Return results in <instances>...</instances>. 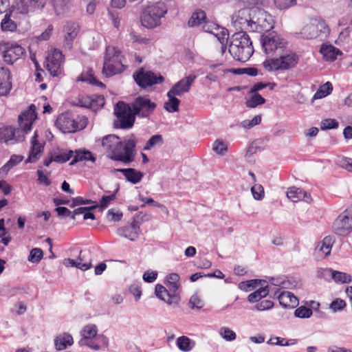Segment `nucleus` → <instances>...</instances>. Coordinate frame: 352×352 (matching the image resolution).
<instances>
[{"label":"nucleus","instance_id":"1","mask_svg":"<svg viewBox=\"0 0 352 352\" xmlns=\"http://www.w3.org/2000/svg\"><path fill=\"white\" fill-rule=\"evenodd\" d=\"M138 143L133 135L120 138L113 134L105 135L102 140V146L108 156L116 161L129 164L134 161L136 155L135 146Z\"/></svg>","mask_w":352,"mask_h":352},{"label":"nucleus","instance_id":"2","mask_svg":"<svg viewBox=\"0 0 352 352\" xmlns=\"http://www.w3.org/2000/svg\"><path fill=\"white\" fill-rule=\"evenodd\" d=\"M36 110V106L32 104L28 110L19 116L20 129L15 130L8 126L0 127V142L14 144L24 140V133L32 129V124L37 118Z\"/></svg>","mask_w":352,"mask_h":352},{"label":"nucleus","instance_id":"3","mask_svg":"<svg viewBox=\"0 0 352 352\" xmlns=\"http://www.w3.org/2000/svg\"><path fill=\"white\" fill-rule=\"evenodd\" d=\"M228 51L234 59L243 63L248 61L254 53L248 34L244 31L234 33L230 38Z\"/></svg>","mask_w":352,"mask_h":352},{"label":"nucleus","instance_id":"4","mask_svg":"<svg viewBox=\"0 0 352 352\" xmlns=\"http://www.w3.org/2000/svg\"><path fill=\"white\" fill-rule=\"evenodd\" d=\"M166 287L157 284L155 285L156 296L168 305H177L180 301L179 276L177 274L172 273L166 276Z\"/></svg>","mask_w":352,"mask_h":352},{"label":"nucleus","instance_id":"5","mask_svg":"<svg viewBox=\"0 0 352 352\" xmlns=\"http://www.w3.org/2000/svg\"><path fill=\"white\" fill-rule=\"evenodd\" d=\"M299 60L298 56L292 52H282L274 58H270L263 62V67L268 72L285 71L294 68Z\"/></svg>","mask_w":352,"mask_h":352},{"label":"nucleus","instance_id":"6","mask_svg":"<svg viewBox=\"0 0 352 352\" xmlns=\"http://www.w3.org/2000/svg\"><path fill=\"white\" fill-rule=\"evenodd\" d=\"M261 43L263 52L268 56L274 58L284 52L287 42L275 31L263 33L261 36Z\"/></svg>","mask_w":352,"mask_h":352},{"label":"nucleus","instance_id":"7","mask_svg":"<svg viewBox=\"0 0 352 352\" xmlns=\"http://www.w3.org/2000/svg\"><path fill=\"white\" fill-rule=\"evenodd\" d=\"M124 69L121 52L113 46H107L102 68L103 74L106 77H111L123 72Z\"/></svg>","mask_w":352,"mask_h":352},{"label":"nucleus","instance_id":"8","mask_svg":"<svg viewBox=\"0 0 352 352\" xmlns=\"http://www.w3.org/2000/svg\"><path fill=\"white\" fill-rule=\"evenodd\" d=\"M86 123L87 119L84 117H76L69 112L60 114L56 122V126L65 133L83 129L86 126Z\"/></svg>","mask_w":352,"mask_h":352},{"label":"nucleus","instance_id":"9","mask_svg":"<svg viewBox=\"0 0 352 352\" xmlns=\"http://www.w3.org/2000/svg\"><path fill=\"white\" fill-rule=\"evenodd\" d=\"M114 114L117 120L115 126L120 129H129L135 122V116L131 107L124 102H118L114 108Z\"/></svg>","mask_w":352,"mask_h":352},{"label":"nucleus","instance_id":"10","mask_svg":"<svg viewBox=\"0 0 352 352\" xmlns=\"http://www.w3.org/2000/svg\"><path fill=\"white\" fill-rule=\"evenodd\" d=\"M253 19L252 32L268 33L274 28V17L263 9L253 8Z\"/></svg>","mask_w":352,"mask_h":352},{"label":"nucleus","instance_id":"11","mask_svg":"<svg viewBox=\"0 0 352 352\" xmlns=\"http://www.w3.org/2000/svg\"><path fill=\"white\" fill-rule=\"evenodd\" d=\"M0 53L5 63L13 65L22 57L25 50L15 42L1 41H0Z\"/></svg>","mask_w":352,"mask_h":352},{"label":"nucleus","instance_id":"12","mask_svg":"<svg viewBox=\"0 0 352 352\" xmlns=\"http://www.w3.org/2000/svg\"><path fill=\"white\" fill-rule=\"evenodd\" d=\"M135 82L142 88L160 84L164 82V78L160 74H155L151 71H146L141 68L133 75Z\"/></svg>","mask_w":352,"mask_h":352},{"label":"nucleus","instance_id":"13","mask_svg":"<svg viewBox=\"0 0 352 352\" xmlns=\"http://www.w3.org/2000/svg\"><path fill=\"white\" fill-rule=\"evenodd\" d=\"M333 232L340 236H346L352 231V211L345 210L333 221Z\"/></svg>","mask_w":352,"mask_h":352},{"label":"nucleus","instance_id":"14","mask_svg":"<svg viewBox=\"0 0 352 352\" xmlns=\"http://www.w3.org/2000/svg\"><path fill=\"white\" fill-rule=\"evenodd\" d=\"M253 8H243L233 14L232 21L236 28L252 31Z\"/></svg>","mask_w":352,"mask_h":352},{"label":"nucleus","instance_id":"15","mask_svg":"<svg viewBox=\"0 0 352 352\" xmlns=\"http://www.w3.org/2000/svg\"><path fill=\"white\" fill-rule=\"evenodd\" d=\"M156 108V104L146 97L138 96L132 103V109L140 118H147L152 114Z\"/></svg>","mask_w":352,"mask_h":352},{"label":"nucleus","instance_id":"16","mask_svg":"<svg viewBox=\"0 0 352 352\" xmlns=\"http://www.w3.org/2000/svg\"><path fill=\"white\" fill-rule=\"evenodd\" d=\"M63 59L64 56L62 52L56 49H54L47 58V68L51 75L58 76L60 74Z\"/></svg>","mask_w":352,"mask_h":352},{"label":"nucleus","instance_id":"17","mask_svg":"<svg viewBox=\"0 0 352 352\" xmlns=\"http://www.w3.org/2000/svg\"><path fill=\"white\" fill-rule=\"evenodd\" d=\"M196 76L195 75H189L183 78L170 88L168 91L170 94L182 96L184 94L188 92Z\"/></svg>","mask_w":352,"mask_h":352},{"label":"nucleus","instance_id":"18","mask_svg":"<svg viewBox=\"0 0 352 352\" xmlns=\"http://www.w3.org/2000/svg\"><path fill=\"white\" fill-rule=\"evenodd\" d=\"M334 243L333 238L327 236L318 242L315 248V255L318 259H322L330 255L332 246Z\"/></svg>","mask_w":352,"mask_h":352},{"label":"nucleus","instance_id":"19","mask_svg":"<svg viewBox=\"0 0 352 352\" xmlns=\"http://www.w3.org/2000/svg\"><path fill=\"white\" fill-rule=\"evenodd\" d=\"M74 151L67 149H57L54 151L49 159L45 160L43 164L48 166L50 163L55 162L57 163H65L72 158Z\"/></svg>","mask_w":352,"mask_h":352},{"label":"nucleus","instance_id":"20","mask_svg":"<svg viewBox=\"0 0 352 352\" xmlns=\"http://www.w3.org/2000/svg\"><path fill=\"white\" fill-rule=\"evenodd\" d=\"M46 0H21L17 6V10L20 13L27 14L35 9L44 8Z\"/></svg>","mask_w":352,"mask_h":352},{"label":"nucleus","instance_id":"21","mask_svg":"<svg viewBox=\"0 0 352 352\" xmlns=\"http://www.w3.org/2000/svg\"><path fill=\"white\" fill-rule=\"evenodd\" d=\"M12 89L11 75L8 68L0 67V96H7Z\"/></svg>","mask_w":352,"mask_h":352},{"label":"nucleus","instance_id":"22","mask_svg":"<svg viewBox=\"0 0 352 352\" xmlns=\"http://www.w3.org/2000/svg\"><path fill=\"white\" fill-rule=\"evenodd\" d=\"M320 275L324 278L331 277L336 283H349L352 281L351 275L342 272L334 271L331 269H323L320 272Z\"/></svg>","mask_w":352,"mask_h":352},{"label":"nucleus","instance_id":"23","mask_svg":"<svg viewBox=\"0 0 352 352\" xmlns=\"http://www.w3.org/2000/svg\"><path fill=\"white\" fill-rule=\"evenodd\" d=\"M43 150V145L38 140L37 131H34V135L31 139V148L27 162H36L41 155Z\"/></svg>","mask_w":352,"mask_h":352},{"label":"nucleus","instance_id":"24","mask_svg":"<svg viewBox=\"0 0 352 352\" xmlns=\"http://www.w3.org/2000/svg\"><path fill=\"white\" fill-rule=\"evenodd\" d=\"M73 160L70 162V165H74L78 163H91L94 164L96 161V157L93 155L91 152L86 149H78L74 151Z\"/></svg>","mask_w":352,"mask_h":352},{"label":"nucleus","instance_id":"25","mask_svg":"<svg viewBox=\"0 0 352 352\" xmlns=\"http://www.w3.org/2000/svg\"><path fill=\"white\" fill-rule=\"evenodd\" d=\"M64 31L65 32L64 46L71 49L73 40L76 37L79 32V26L76 23L69 22L65 25Z\"/></svg>","mask_w":352,"mask_h":352},{"label":"nucleus","instance_id":"26","mask_svg":"<svg viewBox=\"0 0 352 352\" xmlns=\"http://www.w3.org/2000/svg\"><path fill=\"white\" fill-rule=\"evenodd\" d=\"M319 26L322 28L323 23L316 21H312L302 28L300 34L303 38L307 39L317 38L321 32V30L319 29Z\"/></svg>","mask_w":352,"mask_h":352},{"label":"nucleus","instance_id":"27","mask_svg":"<svg viewBox=\"0 0 352 352\" xmlns=\"http://www.w3.org/2000/svg\"><path fill=\"white\" fill-rule=\"evenodd\" d=\"M276 296H277L280 305L285 308H294L298 304V299L290 292L283 291Z\"/></svg>","mask_w":352,"mask_h":352},{"label":"nucleus","instance_id":"28","mask_svg":"<svg viewBox=\"0 0 352 352\" xmlns=\"http://www.w3.org/2000/svg\"><path fill=\"white\" fill-rule=\"evenodd\" d=\"M139 232L140 227L135 222H133L131 226L120 228L117 230V233L119 236L132 241H135L138 238Z\"/></svg>","mask_w":352,"mask_h":352},{"label":"nucleus","instance_id":"29","mask_svg":"<svg viewBox=\"0 0 352 352\" xmlns=\"http://www.w3.org/2000/svg\"><path fill=\"white\" fill-rule=\"evenodd\" d=\"M287 197L293 202H298L303 200L307 203H310L312 200L310 195L307 194L302 189L296 187H291L288 188V190L287 191Z\"/></svg>","mask_w":352,"mask_h":352},{"label":"nucleus","instance_id":"30","mask_svg":"<svg viewBox=\"0 0 352 352\" xmlns=\"http://www.w3.org/2000/svg\"><path fill=\"white\" fill-rule=\"evenodd\" d=\"M270 285H267L266 287L271 286L272 288L273 296L275 297L280 288L284 289H289L292 287V283L289 280L287 279L286 277H277L274 278L271 277L269 280Z\"/></svg>","mask_w":352,"mask_h":352},{"label":"nucleus","instance_id":"31","mask_svg":"<svg viewBox=\"0 0 352 352\" xmlns=\"http://www.w3.org/2000/svg\"><path fill=\"white\" fill-rule=\"evenodd\" d=\"M74 343L72 336L67 333H63L54 339V344L56 350L61 351L65 349L67 346H72Z\"/></svg>","mask_w":352,"mask_h":352},{"label":"nucleus","instance_id":"32","mask_svg":"<svg viewBox=\"0 0 352 352\" xmlns=\"http://www.w3.org/2000/svg\"><path fill=\"white\" fill-rule=\"evenodd\" d=\"M320 52L322 54L324 58L328 61L334 60L337 56L341 53L338 48L331 45H322Z\"/></svg>","mask_w":352,"mask_h":352},{"label":"nucleus","instance_id":"33","mask_svg":"<svg viewBox=\"0 0 352 352\" xmlns=\"http://www.w3.org/2000/svg\"><path fill=\"white\" fill-rule=\"evenodd\" d=\"M78 80L85 82L92 85H96L97 87H100L102 88H104L105 87L102 82L98 81L95 78V76H94V72L91 69H89L87 72H83L78 78Z\"/></svg>","mask_w":352,"mask_h":352},{"label":"nucleus","instance_id":"34","mask_svg":"<svg viewBox=\"0 0 352 352\" xmlns=\"http://www.w3.org/2000/svg\"><path fill=\"white\" fill-rule=\"evenodd\" d=\"M176 344L180 351L189 352L195 347V342L187 336H182L177 338Z\"/></svg>","mask_w":352,"mask_h":352},{"label":"nucleus","instance_id":"35","mask_svg":"<svg viewBox=\"0 0 352 352\" xmlns=\"http://www.w3.org/2000/svg\"><path fill=\"white\" fill-rule=\"evenodd\" d=\"M272 293V288L270 287H262L256 291L251 293L248 296V300L250 302L254 303L259 301L261 298L265 297L269 293Z\"/></svg>","mask_w":352,"mask_h":352},{"label":"nucleus","instance_id":"36","mask_svg":"<svg viewBox=\"0 0 352 352\" xmlns=\"http://www.w3.org/2000/svg\"><path fill=\"white\" fill-rule=\"evenodd\" d=\"M51 3L57 15H63L69 10V0H51Z\"/></svg>","mask_w":352,"mask_h":352},{"label":"nucleus","instance_id":"37","mask_svg":"<svg viewBox=\"0 0 352 352\" xmlns=\"http://www.w3.org/2000/svg\"><path fill=\"white\" fill-rule=\"evenodd\" d=\"M167 96L168 100L164 103V109L169 113L178 111L180 100L176 98L177 96L170 94V91H168Z\"/></svg>","mask_w":352,"mask_h":352},{"label":"nucleus","instance_id":"38","mask_svg":"<svg viewBox=\"0 0 352 352\" xmlns=\"http://www.w3.org/2000/svg\"><path fill=\"white\" fill-rule=\"evenodd\" d=\"M23 159L22 155H13L9 161L0 169L1 174H7L8 171L14 166L21 162Z\"/></svg>","mask_w":352,"mask_h":352},{"label":"nucleus","instance_id":"39","mask_svg":"<svg viewBox=\"0 0 352 352\" xmlns=\"http://www.w3.org/2000/svg\"><path fill=\"white\" fill-rule=\"evenodd\" d=\"M333 86L330 82H327L320 87L318 90L315 93L313 99H320L326 97L331 93Z\"/></svg>","mask_w":352,"mask_h":352},{"label":"nucleus","instance_id":"40","mask_svg":"<svg viewBox=\"0 0 352 352\" xmlns=\"http://www.w3.org/2000/svg\"><path fill=\"white\" fill-rule=\"evenodd\" d=\"M63 265L66 267H76L81 270L86 271L92 267L91 263H81L76 260L66 258L63 261Z\"/></svg>","mask_w":352,"mask_h":352},{"label":"nucleus","instance_id":"41","mask_svg":"<svg viewBox=\"0 0 352 352\" xmlns=\"http://www.w3.org/2000/svg\"><path fill=\"white\" fill-rule=\"evenodd\" d=\"M119 190V186L118 184H116L115 186V190L113 192L112 194L107 196H103L101 199L100 200L99 203L97 204L98 207L100 208V210H104L107 208L110 203L116 199V194Z\"/></svg>","mask_w":352,"mask_h":352},{"label":"nucleus","instance_id":"42","mask_svg":"<svg viewBox=\"0 0 352 352\" xmlns=\"http://www.w3.org/2000/svg\"><path fill=\"white\" fill-rule=\"evenodd\" d=\"M206 19V13L202 10L195 12L190 19L188 24L190 27L199 25Z\"/></svg>","mask_w":352,"mask_h":352},{"label":"nucleus","instance_id":"43","mask_svg":"<svg viewBox=\"0 0 352 352\" xmlns=\"http://www.w3.org/2000/svg\"><path fill=\"white\" fill-rule=\"evenodd\" d=\"M11 13H6L1 21V27L3 31L13 32L16 29V23L10 19Z\"/></svg>","mask_w":352,"mask_h":352},{"label":"nucleus","instance_id":"44","mask_svg":"<svg viewBox=\"0 0 352 352\" xmlns=\"http://www.w3.org/2000/svg\"><path fill=\"white\" fill-rule=\"evenodd\" d=\"M297 343L296 339L287 340L283 338L274 337L271 338L268 341L267 344L271 345H279L281 346L294 345Z\"/></svg>","mask_w":352,"mask_h":352},{"label":"nucleus","instance_id":"45","mask_svg":"<svg viewBox=\"0 0 352 352\" xmlns=\"http://www.w3.org/2000/svg\"><path fill=\"white\" fill-rule=\"evenodd\" d=\"M164 143L162 135L156 134L151 137L143 148L144 151H148L157 146H161Z\"/></svg>","mask_w":352,"mask_h":352},{"label":"nucleus","instance_id":"46","mask_svg":"<svg viewBox=\"0 0 352 352\" xmlns=\"http://www.w3.org/2000/svg\"><path fill=\"white\" fill-rule=\"evenodd\" d=\"M265 282V280L259 279H252L246 281H242L239 284V288L241 290L248 292L251 289H254L258 285H262V283Z\"/></svg>","mask_w":352,"mask_h":352},{"label":"nucleus","instance_id":"47","mask_svg":"<svg viewBox=\"0 0 352 352\" xmlns=\"http://www.w3.org/2000/svg\"><path fill=\"white\" fill-rule=\"evenodd\" d=\"M265 102V99L259 94L253 93L252 96L246 100L245 104L249 108H255L258 105L263 104Z\"/></svg>","mask_w":352,"mask_h":352},{"label":"nucleus","instance_id":"48","mask_svg":"<svg viewBox=\"0 0 352 352\" xmlns=\"http://www.w3.org/2000/svg\"><path fill=\"white\" fill-rule=\"evenodd\" d=\"M97 332L98 329L95 324H88L85 326L81 331V335L82 336V339H85L86 340H91L96 337Z\"/></svg>","mask_w":352,"mask_h":352},{"label":"nucleus","instance_id":"49","mask_svg":"<svg viewBox=\"0 0 352 352\" xmlns=\"http://www.w3.org/2000/svg\"><path fill=\"white\" fill-rule=\"evenodd\" d=\"M228 71L237 75L247 74L250 76H256L258 75V69L255 67L230 69V70Z\"/></svg>","mask_w":352,"mask_h":352},{"label":"nucleus","instance_id":"50","mask_svg":"<svg viewBox=\"0 0 352 352\" xmlns=\"http://www.w3.org/2000/svg\"><path fill=\"white\" fill-rule=\"evenodd\" d=\"M219 333L225 340L229 342L234 340L236 338L235 332L226 327L220 328Z\"/></svg>","mask_w":352,"mask_h":352},{"label":"nucleus","instance_id":"51","mask_svg":"<svg viewBox=\"0 0 352 352\" xmlns=\"http://www.w3.org/2000/svg\"><path fill=\"white\" fill-rule=\"evenodd\" d=\"M313 311L307 307L300 306L294 311V316L299 318H309L312 316Z\"/></svg>","mask_w":352,"mask_h":352},{"label":"nucleus","instance_id":"52","mask_svg":"<svg viewBox=\"0 0 352 352\" xmlns=\"http://www.w3.org/2000/svg\"><path fill=\"white\" fill-rule=\"evenodd\" d=\"M251 192L256 200H262L264 198V188L261 184H255L253 185L251 188Z\"/></svg>","mask_w":352,"mask_h":352},{"label":"nucleus","instance_id":"53","mask_svg":"<svg viewBox=\"0 0 352 352\" xmlns=\"http://www.w3.org/2000/svg\"><path fill=\"white\" fill-rule=\"evenodd\" d=\"M221 43V53L223 54L227 49V43L228 40V32L226 29V32L221 31L218 34L214 36Z\"/></svg>","mask_w":352,"mask_h":352},{"label":"nucleus","instance_id":"54","mask_svg":"<svg viewBox=\"0 0 352 352\" xmlns=\"http://www.w3.org/2000/svg\"><path fill=\"white\" fill-rule=\"evenodd\" d=\"M43 253L40 248H33L28 256V261L32 263H38L43 258Z\"/></svg>","mask_w":352,"mask_h":352},{"label":"nucleus","instance_id":"55","mask_svg":"<svg viewBox=\"0 0 352 352\" xmlns=\"http://www.w3.org/2000/svg\"><path fill=\"white\" fill-rule=\"evenodd\" d=\"M338 122L335 119L327 118L322 120L320 123L321 130H327L337 129L338 127Z\"/></svg>","mask_w":352,"mask_h":352},{"label":"nucleus","instance_id":"56","mask_svg":"<svg viewBox=\"0 0 352 352\" xmlns=\"http://www.w3.org/2000/svg\"><path fill=\"white\" fill-rule=\"evenodd\" d=\"M122 216V212L115 208L109 210L107 214V218L110 221H120Z\"/></svg>","mask_w":352,"mask_h":352},{"label":"nucleus","instance_id":"57","mask_svg":"<svg viewBox=\"0 0 352 352\" xmlns=\"http://www.w3.org/2000/svg\"><path fill=\"white\" fill-rule=\"evenodd\" d=\"M261 117L258 115L255 116L252 120H245L241 122V126L245 129H251L261 123Z\"/></svg>","mask_w":352,"mask_h":352},{"label":"nucleus","instance_id":"58","mask_svg":"<svg viewBox=\"0 0 352 352\" xmlns=\"http://www.w3.org/2000/svg\"><path fill=\"white\" fill-rule=\"evenodd\" d=\"M274 2L279 10L287 9L296 4V0H274Z\"/></svg>","mask_w":352,"mask_h":352},{"label":"nucleus","instance_id":"59","mask_svg":"<svg viewBox=\"0 0 352 352\" xmlns=\"http://www.w3.org/2000/svg\"><path fill=\"white\" fill-rule=\"evenodd\" d=\"M189 305L192 309H200L203 307L204 302L197 294H194L189 300Z\"/></svg>","mask_w":352,"mask_h":352},{"label":"nucleus","instance_id":"60","mask_svg":"<svg viewBox=\"0 0 352 352\" xmlns=\"http://www.w3.org/2000/svg\"><path fill=\"white\" fill-rule=\"evenodd\" d=\"M346 307V302L344 300L340 298H336L333 300L329 305V308L333 311L336 312L342 310Z\"/></svg>","mask_w":352,"mask_h":352},{"label":"nucleus","instance_id":"61","mask_svg":"<svg viewBox=\"0 0 352 352\" xmlns=\"http://www.w3.org/2000/svg\"><path fill=\"white\" fill-rule=\"evenodd\" d=\"M227 149V145L222 140H217L213 144V150L218 154L223 155Z\"/></svg>","mask_w":352,"mask_h":352},{"label":"nucleus","instance_id":"62","mask_svg":"<svg viewBox=\"0 0 352 352\" xmlns=\"http://www.w3.org/2000/svg\"><path fill=\"white\" fill-rule=\"evenodd\" d=\"M118 172L122 173L124 176L128 177V176H143L141 173H138L135 171L133 168H118L114 169L113 171V173H116Z\"/></svg>","mask_w":352,"mask_h":352},{"label":"nucleus","instance_id":"63","mask_svg":"<svg viewBox=\"0 0 352 352\" xmlns=\"http://www.w3.org/2000/svg\"><path fill=\"white\" fill-rule=\"evenodd\" d=\"M130 39L134 43H142L147 45L149 43V39L142 37L139 34H137L135 32H131L129 34Z\"/></svg>","mask_w":352,"mask_h":352},{"label":"nucleus","instance_id":"64","mask_svg":"<svg viewBox=\"0 0 352 352\" xmlns=\"http://www.w3.org/2000/svg\"><path fill=\"white\" fill-rule=\"evenodd\" d=\"M274 302L269 300H265L255 305V308L258 311H264L272 308Z\"/></svg>","mask_w":352,"mask_h":352}]
</instances>
